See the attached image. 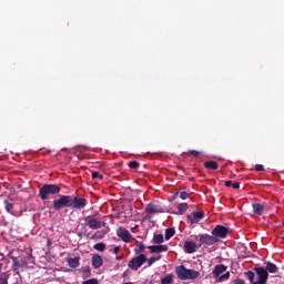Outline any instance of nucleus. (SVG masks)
Here are the masks:
<instances>
[{
    "instance_id": "obj_1",
    "label": "nucleus",
    "mask_w": 284,
    "mask_h": 284,
    "mask_svg": "<svg viewBox=\"0 0 284 284\" xmlns=\"http://www.w3.org/2000/svg\"><path fill=\"white\" fill-rule=\"evenodd\" d=\"M175 274L180 281H194V278H199V276H201L199 271L186 268L183 265L175 268Z\"/></svg>"
},
{
    "instance_id": "obj_2",
    "label": "nucleus",
    "mask_w": 284,
    "mask_h": 284,
    "mask_svg": "<svg viewBox=\"0 0 284 284\" xmlns=\"http://www.w3.org/2000/svg\"><path fill=\"white\" fill-rule=\"evenodd\" d=\"M61 192V187L57 184H44L39 190V196L42 201H48L50 194H59Z\"/></svg>"
},
{
    "instance_id": "obj_3",
    "label": "nucleus",
    "mask_w": 284,
    "mask_h": 284,
    "mask_svg": "<svg viewBox=\"0 0 284 284\" xmlns=\"http://www.w3.org/2000/svg\"><path fill=\"white\" fill-rule=\"evenodd\" d=\"M212 274H213L214 278H216L217 283H223V281L230 280V272H227V266H225L223 264L215 265ZM221 274H223V275H221Z\"/></svg>"
},
{
    "instance_id": "obj_4",
    "label": "nucleus",
    "mask_w": 284,
    "mask_h": 284,
    "mask_svg": "<svg viewBox=\"0 0 284 284\" xmlns=\"http://www.w3.org/2000/svg\"><path fill=\"white\" fill-rule=\"evenodd\" d=\"M144 263H148V255L140 254L129 261L128 267L133 272H138L144 265Z\"/></svg>"
},
{
    "instance_id": "obj_5",
    "label": "nucleus",
    "mask_w": 284,
    "mask_h": 284,
    "mask_svg": "<svg viewBox=\"0 0 284 284\" xmlns=\"http://www.w3.org/2000/svg\"><path fill=\"white\" fill-rule=\"evenodd\" d=\"M63 207H72V195H61L60 199L53 201V210L59 212Z\"/></svg>"
},
{
    "instance_id": "obj_6",
    "label": "nucleus",
    "mask_w": 284,
    "mask_h": 284,
    "mask_svg": "<svg viewBox=\"0 0 284 284\" xmlns=\"http://www.w3.org/2000/svg\"><path fill=\"white\" fill-rule=\"evenodd\" d=\"M87 225L90 227V230H101V227H105V222H101V220L97 217H87Z\"/></svg>"
},
{
    "instance_id": "obj_7",
    "label": "nucleus",
    "mask_w": 284,
    "mask_h": 284,
    "mask_svg": "<svg viewBox=\"0 0 284 284\" xmlns=\"http://www.w3.org/2000/svg\"><path fill=\"white\" fill-rule=\"evenodd\" d=\"M85 205H88V200L84 197H79V196H71V207H73V210H83V207H85Z\"/></svg>"
},
{
    "instance_id": "obj_8",
    "label": "nucleus",
    "mask_w": 284,
    "mask_h": 284,
    "mask_svg": "<svg viewBox=\"0 0 284 284\" xmlns=\"http://www.w3.org/2000/svg\"><path fill=\"white\" fill-rule=\"evenodd\" d=\"M215 243H219V239H216L215 236L210 234L200 235L199 247H201V245H214Z\"/></svg>"
},
{
    "instance_id": "obj_9",
    "label": "nucleus",
    "mask_w": 284,
    "mask_h": 284,
    "mask_svg": "<svg viewBox=\"0 0 284 284\" xmlns=\"http://www.w3.org/2000/svg\"><path fill=\"white\" fill-rule=\"evenodd\" d=\"M229 229L223 225H217L213 229L212 235L215 239H225L227 236Z\"/></svg>"
},
{
    "instance_id": "obj_10",
    "label": "nucleus",
    "mask_w": 284,
    "mask_h": 284,
    "mask_svg": "<svg viewBox=\"0 0 284 284\" xmlns=\"http://www.w3.org/2000/svg\"><path fill=\"white\" fill-rule=\"evenodd\" d=\"M116 234H118L119 239H121L123 241V243H130V241H132V234H130V231H128L123 226H120L116 230Z\"/></svg>"
},
{
    "instance_id": "obj_11",
    "label": "nucleus",
    "mask_w": 284,
    "mask_h": 284,
    "mask_svg": "<svg viewBox=\"0 0 284 284\" xmlns=\"http://www.w3.org/2000/svg\"><path fill=\"white\" fill-rule=\"evenodd\" d=\"M255 272L258 276L257 281L267 283V278H270V273H267V270L264 267H255Z\"/></svg>"
},
{
    "instance_id": "obj_12",
    "label": "nucleus",
    "mask_w": 284,
    "mask_h": 284,
    "mask_svg": "<svg viewBox=\"0 0 284 284\" xmlns=\"http://www.w3.org/2000/svg\"><path fill=\"white\" fill-rule=\"evenodd\" d=\"M196 250H199V245H196L195 242H192V241L184 242L185 254H194Z\"/></svg>"
},
{
    "instance_id": "obj_13",
    "label": "nucleus",
    "mask_w": 284,
    "mask_h": 284,
    "mask_svg": "<svg viewBox=\"0 0 284 284\" xmlns=\"http://www.w3.org/2000/svg\"><path fill=\"white\" fill-rule=\"evenodd\" d=\"M151 254H161V252H168V245H151L148 246Z\"/></svg>"
},
{
    "instance_id": "obj_14",
    "label": "nucleus",
    "mask_w": 284,
    "mask_h": 284,
    "mask_svg": "<svg viewBox=\"0 0 284 284\" xmlns=\"http://www.w3.org/2000/svg\"><path fill=\"white\" fill-rule=\"evenodd\" d=\"M92 266L94 267V270H99V267L103 266V257L99 254H94L92 256Z\"/></svg>"
},
{
    "instance_id": "obj_15",
    "label": "nucleus",
    "mask_w": 284,
    "mask_h": 284,
    "mask_svg": "<svg viewBox=\"0 0 284 284\" xmlns=\"http://www.w3.org/2000/svg\"><path fill=\"white\" fill-rule=\"evenodd\" d=\"M145 212L146 214H159L163 212V209L156 204H148Z\"/></svg>"
},
{
    "instance_id": "obj_16",
    "label": "nucleus",
    "mask_w": 284,
    "mask_h": 284,
    "mask_svg": "<svg viewBox=\"0 0 284 284\" xmlns=\"http://www.w3.org/2000/svg\"><path fill=\"white\" fill-rule=\"evenodd\" d=\"M253 212L254 214H257V216H263V213L265 212V206L261 203H253Z\"/></svg>"
},
{
    "instance_id": "obj_17",
    "label": "nucleus",
    "mask_w": 284,
    "mask_h": 284,
    "mask_svg": "<svg viewBox=\"0 0 284 284\" xmlns=\"http://www.w3.org/2000/svg\"><path fill=\"white\" fill-rule=\"evenodd\" d=\"M6 203V210L9 212V214H13V216H21V213L19 211H14V204L10 203L8 201Z\"/></svg>"
},
{
    "instance_id": "obj_18",
    "label": "nucleus",
    "mask_w": 284,
    "mask_h": 284,
    "mask_svg": "<svg viewBox=\"0 0 284 284\" xmlns=\"http://www.w3.org/2000/svg\"><path fill=\"white\" fill-rule=\"evenodd\" d=\"M266 272H270V274H276L278 272V266L272 262L266 263Z\"/></svg>"
},
{
    "instance_id": "obj_19",
    "label": "nucleus",
    "mask_w": 284,
    "mask_h": 284,
    "mask_svg": "<svg viewBox=\"0 0 284 284\" xmlns=\"http://www.w3.org/2000/svg\"><path fill=\"white\" fill-rule=\"evenodd\" d=\"M204 168H206V170H219V163L215 161H206L204 162Z\"/></svg>"
},
{
    "instance_id": "obj_20",
    "label": "nucleus",
    "mask_w": 284,
    "mask_h": 284,
    "mask_svg": "<svg viewBox=\"0 0 284 284\" xmlns=\"http://www.w3.org/2000/svg\"><path fill=\"white\" fill-rule=\"evenodd\" d=\"M205 216L203 211L193 212V223H199Z\"/></svg>"
},
{
    "instance_id": "obj_21",
    "label": "nucleus",
    "mask_w": 284,
    "mask_h": 284,
    "mask_svg": "<svg viewBox=\"0 0 284 284\" xmlns=\"http://www.w3.org/2000/svg\"><path fill=\"white\" fill-rule=\"evenodd\" d=\"M136 247L134 248L135 254H143V252H145V244H143V242H136L135 243Z\"/></svg>"
},
{
    "instance_id": "obj_22",
    "label": "nucleus",
    "mask_w": 284,
    "mask_h": 284,
    "mask_svg": "<svg viewBox=\"0 0 284 284\" xmlns=\"http://www.w3.org/2000/svg\"><path fill=\"white\" fill-rule=\"evenodd\" d=\"M174 283V275L168 274L161 278V284H172Z\"/></svg>"
},
{
    "instance_id": "obj_23",
    "label": "nucleus",
    "mask_w": 284,
    "mask_h": 284,
    "mask_svg": "<svg viewBox=\"0 0 284 284\" xmlns=\"http://www.w3.org/2000/svg\"><path fill=\"white\" fill-rule=\"evenodd\" d=\"M189 205H187V203H180L179 205H178V212H179V214H185L186 212H187V210H189Z\"/></svg>"
},
{
    "instance_id": "obj_24",
    "label": "nucleus",
    "mask_w": 284,
    "mask_h": 284,
    "mask_svg": "<svg viewBox=\"0 0 284 284\" xmlns=\"http://www.w3.org/2000/svg\"><path fill=\"white\" fill-rule=\"evenodd\" d=\"M161 258H162L161 255L153 256L150 258L146 257L148 267H152L153 263H156V261H161Z\"/></svg>"
},
{
    "instance_id": "obj_25",
    "label": "nucleus",
    "mask_w": 284,
    "mask_h": 284,
    "mask_svg": "<svg viewBox=\"0 0 284 284\" xmlns=\"http://www.w3.org/2000/svg\"><path fill=\"white\" fill-rule=\"evenodd\" d=\"M176 196H180V199H182V201H185V199H189L190 197V193L189 192H185V191H182V192H175L174 194V199H176Z\"/></svg>"
},
{
    "instance_id": "obj_26",
    "label": "nucleus",
    "mask_w": 284,
    "mask_h": 284,
    "mask_svg": "<svg viewBox=\"0 0 284 284\" xmlns=\"http://www.w3.org/2000/svg\"><path fill=\"white\" fill-rule=\"evenodd\" d=\"M225 185L226 187H232L233 190H239V187H241V184L239 182L233 181H226Z\"/></svg>"
},
{
    "instance_id": "obj_27",
    "label": "nucleus",
    "mask_w": 284,
    "mask_h": 284,
    "mask_svg": "<svg viewBox=\"0 0 284 284\" xmlns=\"http://www.w3.org/2000/svg\"><path fill=\"white\" fill-rule=\"evenodd\" d=\"M176 232L174 231V229H166L165 231V240L170 241V239H172V236H174Z\"/></svg>"
},
{
    "instance_id": "obj_28",
    "label": "nucleus",
    "mask_w": 284,
    "mask_h": 284,
    "mask_svg": "<svg viewBox=\"0 0 284 284\" xmlns=\"http://www.w3.org/2000/svg\"><path fill=\"white\" fill-rule=\"evenodd\" d=\"M108 234V231L101 230L95 232V234L92 236V239H103Z\"/></svg>"
},
{
    "instance_id": "obj_29",
    "label": "nucleus",
    "mask_w": 284,
    "mask_h": 284,
    "mask_svg": "<svg viewBox=\"0 0 284 284\" xmlns=\"http://www.w3.org/2000/svg\"><path fill=\"white\" fill-rule=\"evenodd\" d=\"M153 243H155V245H161V243H163V234L154 235Z\"/></svg>"
},
{
    "instance_id": "obj_30",
    "label": "nucleus",
    "mask_w": 284,
    "mask_h": 284,
    "mask_svg": "<svg viewBox=\"0 0 284 284\" xmlns=\"http://www.w3.org/2000/svg\"><path fill=\"white\" fill-rule=\"evenodd\" d=\"M93 248H95L97 252H105V243L100 242L98 244H94Z\"/></svg>"
},
{
    "instance_id": "obj_31",
    "label": "nucleus",
    "mask_w": 284,
    "mask_h": 284,
    "mask_svg": "<svg viewBox=\"0 0 284 284\" xmlns=\"http://www.w3.org/2000/svg\"><path fill=\"white\" fill-rule=\"evenodd\" d=\"M70 267H79V258L77 257H71L68 261Z\"/></svg>"
},
{
    "instance_id": "obj_32",
    "label": "nucleus",
    "mask_w": 284,
    "mask_h": 284,
    "mask_svg": "<svg viewBox=\"0 0 284 284\" xmlns=\"http://www.w3.org/2000/svg\"><path fill=\"white\" fill-rule=\"evenodd\" d=\"M245 276H246V278H248V281H250L252 284L254 283V276H255L254 272L248 271V272L245 273Z\"/></svg>"
},
{
    "instance_id": "obj_33",
    "label": "nucleus",
    "mask_w": 284,
    "mask_h": 284,
    "mask_svg": "<svg viewBox=\"0 0 284 284\" xmlns=\"http://www.w3.org/2000/svg\"><path fill=\"white\" fill-rule=\"evenodd\" d=\"M0 284H8V274L3 273L0 275Z\"/></svg>"
},
{
    "instance_id": "obj_34",
    "label": "nucleus",
    "mask_w": 284,
    "mask_h": 284,
    "mask_svg": "<svg viewBox=\"0 0 284 284\" xmlns=\"http://www.w3.org/2000/svg\"><path fill=\"white\" fill-rule=\"evenodd\" d=\"M92 179H93V181H95V179H100V181H103V175L99 172H93Z\"/></svg>"
},
{
    "instance_id": "obj_35",
    "label": "nucleus",
    "mask_w": 284,
    "mask_h": 284,
    "mask_svg": "<svg viewBox=\"0 0 284 284\" xmlns=\"http://www.w3.org/2000/svg\"><path fill=\"white\" fill-rule=\"evenodd\" d=\"M129 168L131 170H136V168H139V162H136V161L129 162Z\"/></svg>"
},
{
    "instance_id": "obj_36",
    "label": "nucleus",
    "mask_w": 284,
    "mask_h": 284,
    "mask_svg": "<svg viewBox=\"0 0 284 284\" xmlns=\"http://www.w3.org/2000/svg\"><path fill=\"white\" fill-rule=\"evenodd\" d=\"M82 284H99V280L91 278V280L84 281Z\"/></svg>"
},
{
    "instance_id": "obj_37",
    "label": "nucleus",
    "mask_w": 284,
    "mask_h": 284,
    "mask_svg": "<svg viewBox=\"0 0 284 284\" xmlns=\"http://www.w3.org/2000/svg\"><path fill=\"white\" fill-rule=\"evenodd\" d=\"M255 170H256V172H264L265 168L263 166V164H256Z\"/></svg>"
},
{
    "instance_id": "obj_38",
    "label": "nucleus",
    "mask_w": 284,
    "mask_h": 284,
    "mask_svg": "<svg viewBox=\"0 0 284 284\" xmlns=\"http://www.w3.org/2000/svg\"><path fill=\"white\" fill-rule=\"evenodd\" d=\"M110 252L112 254H119V252H121V246H115V247L111 248Z\"/></svg>"
},
{
    "instance_id": "obj_39",
    "label": "nucleus",
    "mask_w": 284,
    "mask_h": 284,
    "mask_svg": "<svg viewBox=\"0 0 284 284\" xmlns=\"http://www.w3.org/2000/svg\"><path fill=\"white\" fill-rule=\"evenodd\" d=\"M189 154H192L193 156H199L200 152L199 151H189Z\"/></svg>"
},
{
    "instance_id": "obj_40",
    "label": "nucleus",
    "mask_w": 284,
    "mask_h": 284,
    "mask_svg": "<svg viewBox=\"0 0 284 284\" xmlns=\"http://www.w3.org/2000/svg\"><path fill=\"white\" fill-rule=\"evenodd\" d=\"M131 232H133V234H136V232H139V225L131 227Z\"/></svg>"
},
{
    "instance_id": "obj_41",
    "label": "nucleus",
    "mask_w": 284,
    "mask_h": 284,
    "mask_svg": "<svg viewBox=\"0 0 284 284\" xmlns=\"http://www.w3.org/2000/svg\"><path fill=\"white\" fill-rule=\"evenodd\" d=\"M253 284H267V282L257 281V282H254Z\"/></svg>"
},
{
    "instance_id": "obj_42",
    "label": "nucleus",
    "mask_w": 284,
    "mask_h": 284,
    "mask_svg": "<svg viewBox=\"0 0 284 284\" xmlns=\"http://www.w3.org/2000/svg\"><path fill=\"white\" fill-rule=\"evenodd\" d=\"M1 270H3V264L2 263H0V272H1Z\"/></svg>"
}]
</instances>
